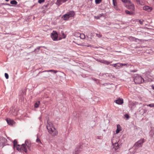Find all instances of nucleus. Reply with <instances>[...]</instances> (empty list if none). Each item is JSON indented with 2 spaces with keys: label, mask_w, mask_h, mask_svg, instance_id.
I'll use <instances>...</instances> for the list:
<instances>
[{
  "label": "nucleus",
  "mask_w": 154,
  "mask_h": 154,
  "mask_svg": "<svg viewBox=\"0 0 154 154\" xmlns=\"http://www.w3.org/2000/svg\"><path fill=\"white\" fill-rule=\"evenodd\" d=\"M46 128L48 133L53 136H55L58 134V131L54 128L53 124L49 120L47 121Z\"/></svg>",
  "instance_id": "1"
},
{
  "label": "nucleus",
  "mask_w": 154,
  "mask_h": 154,
  "mask_svg": "<svg viewBox=\"0 0 154 154\" xmlns=\"http://www.w3.org/2000/svg\"><path fill=\"white\" fill-rule=\"evenodd\" d=\"M16 149L19 152L24 151L26 153L27 152L26 147L25 144H23L22 145H17L16 146Z\"/></svg>",
  "instance_id": "2"
},
{
  "label": "nucleus",
  "mask_w": 154,
  "mask_h": 154,
  "mask_svg": "<svg viewBox=\"0 0 154 154\" xmlns=\"http://www.w3.org/2000/svg\"><path fill=\"white\" fill-rule=\"evenodd\" d=\"M144 81V79L141 76L139 75L136 76L134 79V82L136 84H140Z\"/></svg>",
  "instance_id": "3"
},
{
  "label": "nucleus",
  "mask_w": 154,
  "mask_h": 154,
  "mask_svg": "<svg viewBox=\"0 0 154 154\" xmlns=\"http://www.w3.org/2000/svg\"><path fill=\"white\" fill-rule=\"evenodd\" d=\"M144 142V139H141L135 143L134 146V147L135 148H138L141 147Z\"/></svg>",
  "instance_id": "4"
},
{
  "label": "nucleus",
  "mask_w": 154,
  "mask_h": 154,
  "mask_svg": "<svg viewBox=\"0 0 154 154\" xmlns=\"http://www.w3.org/2000/svg\"><path fill=\"white\" fill-rule=\"evenodd\" d=\"M116 139H117V138L115 137L113 138L112 140V143L114 146V148L115 149V150L118 149L119 147V144L118 143V139L116 141Z\"/></svg>",
  "instance_id": "5"
},
{
  "label": "nucleus",
  "mask_w": 154,
  "mask_h": 154,
  "mask_svg": "<svg viewBox=\"0 0 154 154\" xmlns=\"http://www.w3.org/2000/svg\"><path fill=\"white\" fill-rule=\"evenodd\" d=\"M51 37L53 40H57L58 38L57 32L56 31H53L51 34Z\"/></svg>",
  "instance_id": "6"
},
{
  "label": "nucleus",
  "mask_w": 154,
  "mask_h": 154,
  "mask_svg": "<svg viewBox=\"0 0 154 154\" xmlns=\"http://www.w3.org/2000/svg\"><path fill=\"white\" fill-rule=\"evenodd\" d=\"M126 7L128 9L131 11H134V4L131 2L127 4Z\"/></svg>",
  "instance_id": "7"
},
{
  "label": "nucleus",
  "mask_w": 154,
  "mask_h": 154,
  "mask_svg": "<svg viewBox=\"0 0 154 154\" xmlns=\"http://www.w3.org/2000/svg\"><path fill=\"white\" fill-rule=\"evenodd\" d=\"M25 144L26 146H27L28 149L30 150L31 147V143L30 140H26L25 142Z\"/></svg>",
  "instance_id": "8"
},
{
  "label": "nucleus",
  "mask_w": 154,
  "mask_h": 154,
  "mask_svg": "<svg viewBox=\"0 0 154 154\" xmlns=\"http://www.w3.org/2000/svg\"><path fill=\"white\" fill-rule=\"evenodd\" d=\"M114 102L118 104L121 105L123 103V99L119 98L117 100H115Z\"/></svg>",
  "instance_id": "9"
},
{
  "label": "nucleus",
  "mask_w": 154,
  "mask_h": 154,
  "mask_svg": "<svg viewBox=\"0 0 154 154\" xmlns=\"http://www.w3.org/2000/svg\"><path fill=\"white\" fill-rule=\"evenodd\" d=\"M6 120L8 124L10 125H12L15 123V122L13 120H11L10 119H6Z\"/></svg>",
  "instance_id": "10"
},
{
  "label": "nucleus",
  "mask_w": 154,
  "mask_h": 154,
  "mask_svg": "<svg viewBox=\"0 0 154 154\" xmlns=\"http://www.w3.org/2000/svg\"><path fill=\"white\" fill-rule=\"evenodd\" d=\"M143 9L148 12H150L152 10V8L148 6H145L143 7Z\"/></svg>",
  "instance_id": "11"
},
{
  "label": "nucleus",
  "mask_w": 154,
  "mask_h": 154,
  "mask_svg": "<svg viewBox=\"0 0 154 154\" xmlns=\"http://www.w3.org/2000/svg\"><path fill=\"white\" fill-rule=\"evenodd\" d=\"M117 129L116 130V133L118 134L119 132L122 130L121 127L120 126V125L118 124L117 125Z\"/></svg>",
  "instance_id": "12"
},
{
  "label": "nucleus",
  "mask_w": 154,
  "mask_h": 154,
  "mask_svg": "<svg viewBox=\"0 0 154 154\" xmlns=\"http://www.w3.org/2000/svg\"><path fill=\"white\" fill-rule=\"evenodd\" d=\"M67 14L69 16V17H73L75 15V13L73 11H70L67 13Z\"/></svg>",
  "instance_id": "13"
},
{
  "label": "nucleus",
  "mask_w": 154,
  "mask_h": 154,
  "mask_svg": "<svg viewBox=\"0 0 154 154\" xmlns=\"http://www.w3.org/2000/svg\"><path fill=\"white\" fill-rule=\"evenodd\" d=\"M62 18L63 19V20H68L69 18V16L67 15V14H66L64 15L62 17Z\"/></svg>",
  "instance_id": "14"
},
{
  "label": "nucleus",
  "mask_w": 154,
  "mask_h": 154,
  "mask_svg": "<svg viewBox=\"0 0 154 154\" xmlns=\"http://www.w3.org/2000/svg\"><path fill=\"white\" fill-rule=\"evenodd\" d=\"M114 65H115V68L116 69H119L120 67H121L122 64H121V63H117L115 64Z\"/></svg>",
  "instance_id": "15"
},
{
  "label": "nucleus",
  "mask_w": 154,
  "mask_h": 154,
  "mask_svg": "<svg viewBox=\"0 0 154 154\" xmlns=\"http://www.w3.org/2000/svg\"><path fill=\"white\" fill-rule=\"evenodd\" d=\"M128 39H130L131 41H135V42L137 41V40H139L138 39L132 37V36H130L128 37Z\"/></svg>",
  "instance_id": "16"
},
{
  "label": "nucleus",
  "mask_w": 154,
  "mask_h": 154,
  "mask_svg": "<svg viewBox=\"0 0 154 154\" xmlns=\"http://www.w3.org/2000/svg\"><path fill=\"white\" fill-rule=\"evenodd\" d=\"M64 1L63 0H57V3L58 5H61L62 3L65 2H64Z\"/></svg>",
  "instance_id": "17"
},
{
  "label": "nucleus",
  "mask_w": 154,
  "mask_h": 154,
  "mask_svg": "<svg viewBox=\"0 0 154 154\" xmlns=\"http://www.w3.org/2000/svg\"><path fill=\"white\" fill-rule=\"evenodd\" d=\"M80 34V33L78 32H76L74 33L73 35L76 37H79Z\"/></svg>",
  "instance_id": "18"
},
{
  "label": "nucleus",
  "mask_w": 154,
  "mask_h": 154,
  "mask_svg": "<svg viewBox=\"0 0 154 154\" xmlns=\"http://www.w3.org/2000/svg\"><path fill=\"white\" fill-rule=\"evenodd\" d=\"M53 72L54 73H56L58 72V71H57V70H48V71L45 70V71H43V72Z\"/></svg>",
  "instance_id": "19"
},
{
  "label": "nucleus",
  "mask_w": 154,
  "mask_h": 154,
  "mask_svg": "<svg viewBox=\"0 0 154 154\" xmlns=\"http://www.w3.org/2000/svg\"><path fill=\"white\" fill-rule=\"evenodd\" d=\"M17 3V2L15 0H12L10 2V3L12 5H16Z\"/></svg>",
  "instance_id": "20"
},
{
  "label": "nucleus",
  "mask_w": 154,
  "mask_h": 154,
  "mask_svg": "<svg viewBox=\"0 0 154 154\" xmlns=\"http://www.w3.org/2000/svg\"><path fill=\"white\" fill-rule=\"evenodd\" d=\"M79 37H80V38L82 39H84L85 38V35L83 33L80 34Z\"/></svg>",
  "instance_id": "21"
},
{
  "label": "nucleus",
  "mask_w": 154,
  "mask_h": 154,
  "mask_svg": "<svg viewBox=\"0 0 154 154\" xmlns=\"http://www.w3.org/2000/svg\"><path fill=\"white\" fill-rule=\"evenodd\" d=\"M42 47H38L36 48L35 49L34 51L36 53H38L40 49V48Z\"/></svg>",
  "instance_id": "22"
},
{
  "label": "nucleus",
  "mask_w": 154,
  "mask_h": 154,
  "mask_svg": "<svg viewBox=\"0 0 154 154\" xmlns=\"http://www.w3.org/2000/svg\"><path fill=\"white\" fill-rule=\"evenodd\" d=\"M40 104V101H38L37 102L35 103L34 107L35 108H37L38 107L39 105Z\"/></svg>",
  "instance_id": "23"
},
{
  "label": "nucleus",
  "mask_w": 154,
  "mask_h": 154,
  "mask_svg": "<svg viewBox=\"0 0 154 154\" xmlns=\"http://www.w3.org/2000/svg\"><path fill=\"white\" fill-rule=\"evenodd\" d=\"M59 75L60 76L63 77V76H64L65 75V74L62 72H60L59 73Z\"/></svg>",
  "instance_id": "24"
},
{
  "label": "nucleus",
  "mask_w": 154,
  "mask_h": 154,
  "mask_svg": "<svg viewBox=\"0 0 154 154\" xmlns=\"http://www.w3.org/2000/svg\"><path fill=\"white\" fill-rule=\"evenodd\" d=\"M103 63L105 64L108 65L110 63V62L105 60H103Z\"/></svg>",
  "instance_id": "25"
},
{
  "label": "nucleus",
  "mask_w": 154,
  "mask_h": 154,
  "mask_svg": "<svg viewBox=\"0 0 154 154\" xmlns=\"http://www.w3.org/2000/svg\"><path fill=\"white\" fill-rule=\"evenodd\" d=\"M125 13L126 14L131 15L133 14V12L130 11L128 10H126Z\"/></svg>",
  "instance_id": "26"
},
{
  "label": "nucleus",
  "mask_w": 154,
  "mask_h": 154,
  "mask_svg": "<svg viewBox=\"0 0 154 154\" xmlns=\"http://www.w3.org/2000/svg\"><path fill=\"white\" fill-rule=\"evenodd\" d=\"M81 151V150L79 149H76L75 150V154H78Z\"/></svg>",
  "instance_id": "27"
},
{
  "label": "nucleus",
  "mask_w": 154,
  "mask_h": 154,
  "mask_svg": "<svg viewBox=\"0 0 154 154\" xmlns=\"http://www.w3.org/2000/svg\"><path fill=\"white\" fill-rule=\"evenodd\" d=\"M102 1V0H95V2L96 4H99Z\"/></svg>",
  "instance_id": "28"
},
{
  "label": "nucleus",
  "mask_w": 154,
  "mask_h": 154,
  "mask_svg": "<svg viewBox=\"0 0 154 154\" xmlns=\"http://www.w3.org/2000/svg\"><path fill=\"white\" fill-rule=\"evenodd\" d=\"M96 35L98 38H100L102 36V34L100 32L99 33H97Z\"/></svg>",
  "instance_id": "29"
},
{
  "label": "nucleus",
  "mask_w": 154,
  "mask_h": 154,
  "mask_svg": "<svg viewBox=\"0 0 154 154\" xmlns=\"http://www.w3.org/2000/svg\"><path fill=\"white\" fill-rule=\"evenodd\" d=\"M122 2L125 3L127 4H128V3H131V2H130V0H125V1H122Z\"/></svg>",
  "instance_id": "30"
},
{
  "label": "nucleus",
  "mask_w": 154,
  "mask_h": 154,
  "mask_svg": "<svg viewBox=\"0 0 154 154\" xmlns=\"http://www.w3.org/2000/svg\"><path fill=\"white\" fill-rule=\"evenodd\" d=\"M147 106H149L150 107H154V103H151L147 105Z\"/></svg>",
  "instance_id": "31"
},
{
  "label": "nucleus",
  "mask_w": 154,
  "mask_h": 154,
  "mask_svg": "<svg viewBox=\"0 0 154 154\" xmlns=\"http://www.w3.org/2000/svg\"><path fill=\"white\" fill-rule=\"evenodd\" d=\"M5 77L6 78V79H8L9 78V75L7 73H5Z\"/></svg>",
  "instance_id": "32"
},
{
  "label": "nucleus",
  "mask_w": 154,
  "mask_h": 154,
  "mask_svg": "<svg viewBox=\"0 0 154 154\" xmlns=\"http://www.w3.org/2000/svg\"><path fill=\"white\" fill-rule=\"evenodd\" d=\"M45 2V0H38V2L39 4H41L42 2Z\"/></svg>",
  "instance_id": "33"
},
{
  "label": "nucleus",
  "mask_w": 154,
  "mask_h": 154,
  "mask_svg": "<svg viewBox=\"0 0 154 154\" xmlns=\"http://www.w3.org/2000/svg\"><path fill=\"white\" fill-rule=\"evenodd\" d=\"M114 8L115 9H116L117 10H119L118 8V6H117L116 5H114Z\"/></svg>",
  "instance_id": "34"
},
{
  "label": "nucleus",
  "mask_w": 154,
  "mask_h": 154,
  "mask_svg": "<svg viewBox=\"0 0 154 154\" xmlns=\"http://www.w3.org/2000/svg\"><path fill=\"white\" fill-rule=\"evenodd\" d=\"M17 144V141L16 140H14V146H15Z\"/></svg>",
  "instance_id": "35"
},
{
  "label": "nucleus",
  "mask_w": 154,
  "mask_h": 154,
  "mask_svg": "<svg viewBox=\"0 0 154 154\" xmlns=\"http://www.w3.org/2000/svg\"><path fill=\"white\" fill-rule=\"evenodd\" d=\"M36 142H37V143H41V140H40V139H39V138H37L36 140Z\"/></svg>",
  "instance_id": "36"
},
{
  "label": "nucleus",
  "mask_w": 154,
  "mask_h": 154,
  "mask_svg": "<svg viewBox=\"0 0 154 154\" xmlns=\"http://www.w3.org/2000/svg\"><path fill=\"white\" fill-rule=\"evenodd\" d=\"M82 45L83 46L87 47H92V46H91L90 45H89L88 44H87L86 45Z\"/></svg>",
  "instance_id": "37"
},
{
  "label": "nucleus",
  "mask_w": 154,
  "mask_h": 154,
  "mask_svg": "<svg viewBox=\"0 0 154 154\" xmlns=\"http://www.w3.org/2000/svg\"><path fill=\"white\" fill-rule=\"evenodd\" d=\"M135 1L138 4H140V0H135Z\"/></svg>",
  "instance_id": "38"
},
{
  "label": "nucleus",
  "mask_w": 154,
  "mask_h": 154,
  "mask_svg": "<svg viewBox=\"0 0 154 154\" xmlns=\"http://www.w3.org/2000/svg\"><path fill=\"white\" fill-rule=\"evenodd\" d=\"M112 2L113 5H116V0H112Z\"/></svg>",
  "instance_id": "39"
},
{
  "label": "nucleus",
  "mask_w": 154,
  "mask_h": 154,
  "mask_svg": "<svg viewBox=\"0 0 154 154\" xmlns=\"http://www.w3.org/2000/svg\"><path fill=\"white\" fill-rule=\"evenodd\" d=\"M143 20H139V23H140V24H143Z\"/></svg>",
  "instance_id": "40"
},
{
  "label": "nucleus",
  "mask_w": 154,
  "mask_h": 154,
  "mask_svg": "<svg viewBox=\"0 0 154 154\" xmlns=\"http://www.w3.org/2000/svg\"><path fill=\"white\" fill-rule=\"evenodd\" d=\"M125 116L126 118L128 119L129 117V115L127 114H125Z\"/></svg>",
  "instance_id": "41"
},
{
  "label": "nucleus",
  "mask_w": 154,
  "mask_h": 154,
  "mask_svg": "<svg viewBox=\"0 0 154 154\" xmlns=\"http://www.w3.org/2000/svg\"><path fill=\"white\" fill-rule=\"evenodd\" d=\"M121 64H122L121 67H122L123 66L127 65V64H126V63H121Z\"/></svg>",
  "instance_id": "42"
},
{
  "label": "nucleus",
  "mask_w": 154,
  "mask_h": 154,
  "mask_svg": "<svg viewBox=\"0 0 154 154\" xmlns=\"http://www.w3.org/2000/svg\"><path fill=\"white\" fill-rule=\"evenodd\" d=\"M103 60H99V61L101 63H103Z\"/></svg>",
  "instance_id": "43"
},
{
  "label": "nucleus",
  "mask_w": 154,
  "mask_h": 154,
  "mask_svg": "<svg viewBox=\"0 0 154 154\" xmlns=\"http://www.w3.org/2000/svg\"><path fill=\"white\" fill-rule=\"evenodd\" d=\"M131 72H136V71L135 70H132L131 71Z\"/></svg>",
  "instance_id": "44"
},
{
  "label": "nucleus",
  "mask_w": 154,
  "mask_h": 154,
  "mask_svg": "<svg viewBox=\"0 0 154 154\" xmlns=\"http://www.w3.org/2000/svg\"><path fill=\"white\" fill-rule=\"evenodd\" d=\"M91 47H92L93 48H98V47H94V46H92Z\"/></svg>",
  "instance_id": "45"
},
{
  "label": "nucleus",
  "mask_w": 154,
  "mask_h": 154,
  "mask_svg": "<svg viewBox=\"0 0 154 154\" xmlns=\"http://www.w3.org/2000/svg\"><path fill=\"white\" fill-rule=\"evenodd\" d=\"M2 140L3 139L4 140H6V139L5 138H2Z\"/></svg>",
  "instance_id": "46"
},
{
  "label": "nucleus",
  "mask_w": 154,
  "mask_h": 154,
  "mask_svg": "<svg viewBox=\"0 0 154 154\" xmlns=\"http://www.w3.org/2000/svg\"><path fill=\"white\" fill-rule=\"evenodd\" d=\"M114 64H113L112 65L115 67V65H114Z\"/></svg>",
  "instance_id": "47"
},
{
  "label": "nucleus",
  "mask_w": 154,
  "mask_h": 154,
  "mask_svg": "<svg viewBox=\"0 0 154 154\" xmlns=\"http://www.w3.org/2000/svg\"><path fill=\"white\" fill-rule=\"evenodd\" d=\"M64 1V2H66L67 0H63Z\"/></svg>",
  "instance_id": "48"
},
{
  "label": "nucleus",
  "mask_w": 154,
  "mask_h": 154,
  "mask_svg": "<svg viewBox=\"0 0 154 154\" xmlns=\"http://www.w3.org/2000/svg\"><path fill=\"white\" fill-rule=\"evenodd\" d=\"M6 2L9 1V0H5Z\"/></svg>",
  "instance_id": "49"
},
{
  "label": "nucleus",
  "mask_w": 154,
  "mask_h": 154,
  "mask_svg": "<svg viewBox=\"0 0 154 154\" xmlns=\"http://www.w3.org/2000/svg\"><path fill=\"white\" fill-rule=\"evenodd\" d=\"M122 1H125V0H122Z\"/></svg>",
  "instance_id": "50"
},
{
  "label": "nucleus",
  "mask_w": 154,
  "mask_h": 154,
  "mask_svg": "<svg viewBox=\"0 0 154 154\" xmlns=\"http://www.w3.org/2000/svg\"><path fill=\"white\" fill-rule=\"evenodd\" d=\"M153 89L154 90V86L153 87Z\"/></svg>",
  "instance_id": "51"
},
{
  "label": "nucleus",
  "mask_w": 154,
  "mask_h": 154,
  "mask_svg": "<svg viewBox=\"0 0 154 154\" xmlns=\"http://www.w3.org/2000/svg\"><path fill=\"white\" fill-rule=\"evenodd\" d=\"M91 1H92L93 0H90Z\"/></svg>",
  "instance_id": "52"
},
{
  "label": "nucleus",
  "mask_w": 154,
  "mask_h": 154,
  "mask_svg": "<svg viewBox=\"0 0 154 154\" xmlns=\"http://www.w3.org/2000/svg\"><path fill=\"white\" fill-rule=\"evenodd\" d=\"M42 47H43V48H45V47L44 46H43Z\"/></svg>",
  "instance_id": "53"
}]
</instances>
